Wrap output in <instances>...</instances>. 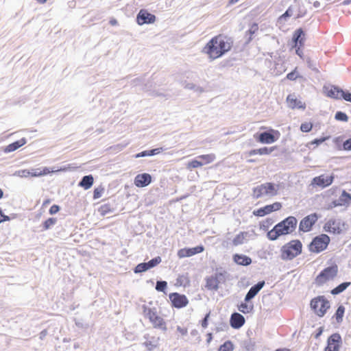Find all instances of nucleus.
Listing matches in <instances>:
<instances>
[{"label": "nucleus", "mask_w": 351, "mask_h": 351, "mask_svg": "<svg viewBox=\"0 0 351 351\" xmlns=\"http://www.w3.org/2000/svg\"><path fill=\"white\" fill-rule=\"evenodd\" d=\"M231 38L219 34L213 38L204 47L203 51L212 60L218 58L229 51L232 46Z\"/></svg>", "instance_id": "1"}, {"label": "nucleus", "mask_w": 351, "mask_h": 351, "mask_svg": "<svg viewBox=\"0 0 351 351\" xmlns=\"http://www.w3.org/2000/svg\"><path fill=\"white\" fill-rule=\"evenodd\" d=\"M302 245L299 240H293L281 248V258L292 260L302 252Z\"/></svg>", "instance_id": "2"}, {"label": "nucleus", "mask_w": 351, "mask_h": 351, "mask_svg": "<svg viewBox=\"0 0 351 351\" xmlns=\"http://www.w3.org/2000/svg\"><path fill=\"white\" fill-rule=\"evenodd\" d=\"M143 308L144 316L149 319L154 328H159L163 331L167 330L166 322L162 317L158 315L156 308H150L143 305Z\"/></svg>", "instance_id": "3"}, {"label": "nucleus", "mask_w": 351, "mask_h": 351, "mask_svg": "<svg viewBox=\"0 0 351 351\" xmlns=\"http://www.w3.org/2000/svg\"><path fill=\"white\" fill-rule=\"evenodd\" d=\"M338 267L337 265L329 266L323 269L315 280L317 286L321 287L326 282L332 280L337 275Z\"/></svg>", "instance_id": "4"}, {"label": "nucleus", "mask_w": 351, "mask_h": 351, "mask_svg": "<svg viewBox=\"0 0 351 351\" xmlns=\"http://www.w3.org/2000/svg\"><path fill=\"white\" fill-rule=\"evenodd\" d=\"M278 188L271 182L262 184L253 189V197L258 199L263 195L274 196L277 195Z\"/></svg>", "instance_id": "5"}, {"label": "nucleus", "mask_w": 351, "mask_h": 351, "mask_svg": "<svg viewBox=\"0 0 351 351\" xmlns=\"http://www.w3.org/2000/svg\"><path fill=\"white\" fill-rule=\"evenodd\" d=\"M298 221L295 217L290 216L275 226L281 235L288 234L293 232Z\"/></svg>", "instance_id": "6"}, {"label": "nucleus", "mask_w": 351, "mask_h": 351, "mask_svg": "<svg viewBox=\"0 0 351 351\" xmlns=\"http://www.w3.org/2000/svg\"><path fill=\"white\" fill-rule=\"evenodd\" d=\"M311 307L318 316L323 317L330 308V304L324 296H319L311 300Z\"/></svg>", "instance_id": "7"}, {"label": "nucleus", "mask_w": 351, "mask_h": 351, "mask_svg": "<svg viewBox=\"0 0 351 351\" xmlns=\"http://www.w3.org/2000/svg\"><path fill=\"white\" fill-rule=\"evenodd\" d=\"M330 242V238L326 234H322L313 239L309 245V250L312 252L319 253L325 250Z\"/></svg>", "instance_id": "8"}, {"label": "nucleus", "mask_w": 351, "mask_h": 351, "mask_svg": "<svg viewBox=\"0 0 351 351\" xmlns=\"http://www.w3.org/2000/svg\"><path fill=\"white\" fill-rule=\"evenodd\" d=\"M317 219L318 217L316 213L311 214L305 217L300 223L299 230L302 232L310 231Z\"/></svg>", "instance_id": "9"}, {"label": "nucleus", "mask_w": 351, "mask_h": 351, "mask_svg": "<svg viewBox=\"0 0 351 351\" xmlns=\"http://www.w3.org/2000/svg\"><path fill=\"white\" fill-rule=\"evenodd\" d=\"M169 299L171 301L172 306L177 308H181L186 306L189 300L186 295L180 294L178 293H172L169 295Z\"/></svg>", "instance_id": "10"}, {"label": "nucleus", "mask_w": 351, "mask_h": 351, "mask_svg": "<svg viewBox=\"0 0 351 351\" xmlns=\"http://www.w3.org/2000/svg\"><path fill=\"white\" fill-rule=\"evenodd\" d=\"M155 21V15L148 12L145 10H141L136 16V22L140 25L154 23Z\"/></svg>", "instance_id": "11"}, {"label": "nucleus", "mask_w": 351, "mask_h": 351, "mask_svg": "<svg viewBox=\"0 0 351 351\" xmlns=\"http://www.w3.org/2000/svg\"><path fill=\"white\" fill-rule=\"evenodd\" d=\"M281 207L282 205L280 202H275L272 204L267 205L263 208H260L256 210H254L253 213L256 216L263 217L272 213L273 211L280 210Z\"/></svg>", "instance_id": "12"}, {"label": "nucleus", "mask_w": 351, "mask_h": 351, "mask_svg": "<svg viewBox=\"0 0 351 351\" xmlns=\"http://www.w3.org/2000/svg\"><path fill=\"white\" fill-rule=\"evenodd\" d=\"M341 343V337L339 334L334 333L328 339V345L324 351H338Z\"/></svg>", "instance_id": "13"}, {"label": "nucleus", "mask_w": 351, "mask_h": 351, "mask_svg": "<svg viewBox=\"0 0 351 351\" xmlns=\"http://www.w3.org/2000/svg\"><path fill=\"white\" fill-rule=\"evenodd\" d=\"M341 220L340 219H330L327 221L324 229L326 232L334 234H339L341 232L342 229L341 228Z\"/></svg>", "instance_id": "14"}, {"label": "nucleus", "mask_w": 351, "mask_h": 351, "mask_svg": "<svg viewBox=\"0 0 351 351\" xmlns=\"http://www.w3.org/2000/svg\"><path fill=\"white\" fill-rule=\"evenodd\" d=\"M152 182V176L147 173L138 174L134 178V184L137 187H145Z\"/></svg>", "instance_id": "15"}, {"label": "nucleus", "mask_w": 351, "mask_h": 351, "mask_svg": "<svg viewBox=\"0 0 351 351\" xmlns=\"http://www.w3.org/2000/svg\"><path fill=\"white\" fill-rule=\"evenodd\" d=\"M333 176L321 175L313 179L312 184H315L322 188L328 186L332 183Z\"/></svg>", "instance_id": "16"}, {"label": "nucleus", "mask_w": 351, "mask_h": 351, "mask_svg": "<svg viewBox=\"0 0 351 351\" xmlns=\"http://www.w3.org/2000/svg\"><path fill=\"white\" fill-rule=\"evenodd\" d=\"M265 281H259L257 284L252 286L245 297V302H247L250 301L252 298H254L257 293L261 291V289L264 287L265 285Z\"/></svg>", "instance_id": "17"}, {"label": "nucleus", "mask_w": 351, "mask_h": 351, "mask_svg": "<svg viewBox=\"0 0 351 351\" xmlns=\"http://www.w3.org/2000/svg\"><path fill=\"white\" fill-rule=\"evenodd\" d=\"M287 102L288 104V106L292 109H304L306 108L305 104L302 103L300 100H298L294 94H290L287 96Z\"/></svg>", "instance_id": "18"}, {"label": "nucleus", "mask_w": 351, "mask_h": 351, "mask_svg": "<svg viewBox=\"0 0 351 351\" xmlns=\"http://www.w3.org/2000/svg\"><path fill=\"white\" fill-rule=\"evenodd\" d=\"M230 322L233 328L239 329L245 324V318L240 313H234L231 315Z\"/></svg>", "instance_id": "19"}, {"label": "nucleus", "mask_w": 351, "mask_h": 351, "mask_svg": "<svg viewBox=\"0 0 351 351\" xmlns=\"http://www.w3.org/2000/svg\"><path fill=\"white\" fill-rule=\"evenodd\" d=\"M325 91L328 97L334 99H340V94L342 89L335 86H324Z\"/></svg>", "instance_id": "20"}, {"label": "nucleus", "mask_w": 351, "mask_h": 351, "mask_svg": "<svg viewBox=\"0 0 351 351\" xmlns=\"http://www.w3.org/2000/svg\"><path fill=\"white\" fill-rule=\"evenodd\" d=\"M26 143H27L26 138H22L21 139L7 145L3 149V152L5 153H10V152H14V151L16 150L17 149H19V147L24 145Z\"/></svg>", "instance_id": "21"}, {"label": "nucleus", "mask_w": 351, "mask_h": 351, "mask_svg": "<svg viewBox=\"0 0 351 351\" xmlns=\"http://www.w3.org/2000/svg\"><path fill=\"white\" fill-rule=\"evenodd\" d=\"M233 260L237 264L243 266H247L252 263L251 258L244 254H236L233 256Z\"/></svg>", "instance_id": "22"}, {"label": "nucleus", "mask_w": 351, "mask_h": 351, "mask_svg": "<svg viewBox=\"0 0 351 351\" xmlns=\"http://www.w3.org/2000/svg\"><path fill=\"white\" fill-rule=\"evenodd\" d=\"M275 136L269 132H264L259 134L258 141L262 143H272L276 141Z\"/></svg>", "instance_id": "23"}, {"label": "nucleus", "mask_w": 351, "mask_h": 351, "mask_svg": "<svg viewBox=\"0 0 351 351\" xmlns=\"http://www.w3.org/2000/svg\"><path fill=\"white\" fill-rule=\"evenodd\" d=\"M93 182L94 178L92 175L84 176L79 182L78 186L87 190L93 186Z\"/></svg>", "instance_id": "24"}, {"label": "nucleus", "mask_w": 351, "mask_h": 351, "mask_svg": "<svg viewBox=\"0 0 351 351\" xmlns=\"http://www.w3.org/2000/svg\"><path fill=\"white\" fill-rule=\"evenodd\" d=\"M304 33L303 30L300 28L297 29L293 36L292 40L295 43V47H297L299 43L300 46H302L304 43Z\"/></svg>", "instance_id": "25"}, {"label": "nucleus", "mask_w": 351, "mask_h": 351, "mask_svg": "<svg viewBox=\"0 0 351 351\" xmlns=\"http://www.w3.org/2000/svg\"><path fill=\"white\" fill-rule=\"evenodd\" d=\"M274 150V147H262V148H260V149H252L251 151H250L249 152V156H254V155H256V154H260V155H268L269 154H271L273 151Z\"/></svg>", "instance_id": "26"}, {"label": "nucleus", "mask_w": 351, "mask_h": 351, "mask_svg": "<svg viewBox=\"0 0 351 351\" xmlns=\"http://www.w3.org/2000/svg\"><path fill=\"white\" fill-rule=\"evenodd\" d=\"M206 287L209 290L215 291L219 289V285L213 276L206 278Z\"/></svg>", "instance_id": "27"}, {"label": "nucleus", "mask_w": 351, "mask_h": 351, "mask_svg": "<svg viewBox=\"0 0 351 351\" xmlns=\"http://www.w3.org/2000/svg\"><path fill=\"white\" fill-rule=\"evenodd\" d=\"M197 158L201 159L203 165H204L213 162L215 160L216 156L214 154H209L198 156Z\"/></svg>", "instance_id": "28"}, {"label": "nucleus", "mask_w": 351, "mask_h": 351, "mask_svg": "<svg viewBox=\"0 0 351 351\" xmlns=\"http://www.w3.org/2000/svg\"><path fill=\"white\" fill-rule=\"evenodd\" d=\"M350 285V282H343V283L340 284L339 285H338L337 287H336L335 289H333L331 291V293L332 295L339 294V293H342L344 290H346Z\"/></svg>", "instance_id": "29"}, {"label": "nucleus", "mask_w": 351, "mask_h": 351, "mask_svg": "<svg viewBox=\"0 0 351 351\" xmlns=\"http://www.w3.org/2000/svg\"><path fill=\"white\" fill-rule=\"evenodd\" d=\"M49 173V170L47 168H44L43 170H40V169H32L30 171V176L32 177H38L46 175Z\"/></svg>", "instance_id": "30"}, {"label": "nucleus", "mask_w": 351, "mask_h": 351, "mask_svg": "<svg viewBox=\"0 0 351 351\" xmlns=\"http://www.w3.org/2000/svg\"><path fill=\"white\" fill-rule=\"evenodd\" d=\"M345 312V307L342 305H340L335 314V319L338 323H341L343 320V317Z\"/></svg>", "instance_id": "31"}, {"label": "nucleus", "mask_w": 351, "mask_h": 351, "mask_svg": "<svg viewBox=\"0 0 351 351\" xmlns=\"http://www.w3.org/2000/svg\"><path fill=\"white\" fill-rule=\"evenodd\" d=\"M247 235V232H240L233 239L232 243L234 245L237 246L241 245L244 242L245 236Z\"/></svg>", "instance_id": "32"}, {"label": "nucleus", "mask_w": 351, "mask_h": 351, "mask_svg": "<svg viewBox=\"0 0 351 351\" xmlns=\"http://www.w3.org/2000/svg\"><path fill=\"white\" fill-rule=\"evenodd\" d=\"M254 308L253 304H250L247 303H241L239 306V310L243 313H249L252 312Z\"/></svg>", "instance_id": "33"}, {"label": "nucleus", "mask_w": 351, "mask_h": 351, "mask_svg": "<svg viewBox=\"0 0 351 351\" xmlns=\"http://www.w3.org/2000/svg\"><path fill=\"white\" fill-rule=\"evenodd\" d=\"M267 238L271 241H275L276 240L281 234L278 232V230L275 229V226L273 228L272 230L269 231L267 234Z\"/></svg>", "instance_id": "34"}, {"label": "nucleus", "mask_w": 351, "mask_h": 351, "mask_svg": "<svg viewBox=\"0 0 351 351\" xmlns=\"http://www.w3.org/2000/svg\"><path fill=\"white\" fill-rule=\"evenodd\" d=\"M204 250V247L202 245H197L195 247L187 248L189 256H193L195 254L202 252Z\"/></svg>", "instance_id": "35"}, {"label": "nucleus", "mask_w": 351, "mask_h": 351, "mask_svg": "<svg viewBox=\"0 0 351 351\" xmlns=\"http://www.w3.org/2000/svg\"><path fill=\"white\" fill-rule=\"evenodd\" d=\"M226 273V272H217L215 276H213V278L216 280L218 285L221 283L225 282Z\"/></svg>", "instance_id": "36"}, {"label": "nucleus", "mask_w": 351, "mask_h": 351, "mask_svg": "<svg viewBox=\"0 0 351 351\" xmlns=\"http://www.w3.org/2000/svg\"><path fill=\"white\" fill-rule=\"evenodd\" d=\"M339 201L342 202L343 204H348L349 201L351 202V195L346 191H343Z\"/></svg>", "instance_id": "37"}, {"label": "nucleus", "mask_w": 351, "mask_h": 351, "mask_svg": "<svg viewBox=\"0 0 351 351\" xmlns=\"http://www.w3.org/2000/svg\"><path fill=\"white\" fill-rule=\"evenodd\" d=\"M243 346L246 350V351H252L256 348L254 343L252 342L251 339L243 341Z\"/></svg>", "instance_id": "38"}, {"label": "nucleus", "mask_w": 351, "mask_h": 351, "mask_svg": "<svg viewBox=\"0 0 351 351\" xmlns=\"http://www.w3.org/2000/svg\"><path fill=\"white\" fill-rule=\"evenodd\" d=\"M161 262V258L160 256L155 257L146 263L147 266V269H149L151 268L154 267L157 265H158Z\"/></svg>", "instance_id": "39"}, {"label": "nucleus", "mask_w": 351, "mask_h": 351, "mask_svg": "<svg viewBox=\"0 0 351 351\" xmlns=\"http://www.w3.org/2000/svg\"><path fill=\"white\" fill-rule=\"evenodd\" d=\"M233 349V344L231 341H228L219 347L218 351H232Z\"/></svg>", "instance_id": "40"}, {"label": "nucleus", "mask_w": 351, "mask_h": 351, "mask_svg": "<svg viewBox=\"0 0 351 351\" xmlns=\"http://www.w3.org/2000/svg\"><path fill=\"white\" fill-rule=\"evenodd\" d=\"M258 30V26L257 23H253L251 26L250 29L248 30L247 33L250 34V37L247 39V43H250L252 38V36L254 35L255 33H256Z\"/></svg>", "instance_id": "41"}, {"label": "nucleus", "mask_w": 351, "mask_h": 351, "mask_svg": "<svg viewBox=\"0 0 351 351\" xmlns=\"http://www.w3.org/2000/svg\"><path fill=\"white\" fill-rule=\"evenodd\" d=\"M57 222L56 218L51 217L47 219L43 223L44 230H48Z\"/></svg>", "instance_id": "42"}, {"label": "nucleus", "mask_w": 351, "mask_h": 351, "mask_svg": "<svg viewBox=\"0 0 351 351\" xmlns=\"http://www.w3.org/2000/svg\"><path fill=\"white\" fill-rule=\"evenodd\" d=\"M335 118L337 121L347 122L348 121V117L345 112L338 111L336 112Z\"/></svg>", "instance_id": "43"}, {"label": "nucleus", "mask_w": 351, "mask_h": 351, "mask_svg": "<svg viewBox=\"0 0 351 351\" xmlns=\"http://www.w3.org/2000/svg\"><path fill=\"white\" fill-rule=\"evenodd\" d=\"M203 166V163L202 161L197 160H193L187 164V169H191L193 168H197Z\"/></svg>", "instance_id": "44"}, {"label": "nucleus", "mask_w": 351, "mask_h": 351, "mask_svg": "<svg viewBox=\"0 0 351 351\" xmlns=\"http://www.w3.org/2000/svg\"><path fill=\"white\" fill-rule=\"evenodd\" d=\"M30 175V170L28 169H21L15 171L14 176H18L20 178H27Z\"/></svg>", "instance_id": "45"}, {"label": "nucleus", "mask_w": 351, "mask_h": 351, "mask_svg": "<svg viewBox=\"0 0 351 351\" xmlns=\"http://www.w3.org/2000/svg\"><path fill=\"white\" fill-rule=\"evenodd\" d=\"M167 287V282L163 280H159L156 282V289L158 291H165Z\"/></svg>", "instance_id": "46"}, {"label": "nucleus", "mask_w": 351, "mask_h": 351, "mask_svg": "<svg viewBox=\"0 0 351 351\" xmlns=\"http://www.w3.org/2000/svg\"><path fill=\"white\" fill-rule=\"evenodd\" d=\"M147 270H148V269L146 263H142L136 265V267L134 269V272L136 274H138L146 271Z\"/></svg>", "instance_id": "47"}, {"label": "nucleus", "mask_w": 351, "mask_h": 351, "mask_svg": "<svg viewBox=\"0 0 351 351\" xmlns=\"http://www.w3.org/2000/svg\"><path fill=\"white\" fill-rule=\"evenodd\" d=\"M313 125L311 123H303L300 125V130L303 132H308L311 130Z\"/></svg>", "instance_id": "48"}, {"label": "nucleus", "mask_w": 351, "mask_h": 351, "mask_svg": "<svg viewBox=\"0 0 351 351\" xmlns=\"http://www.w3.org/2000/svg\"><path fill=\"white\" fill-rule=\"evenodd\" d=\"M293 15V10L289 8L287 11L280 17V20H287V18L290 17Z\"/></svg>", "instance_id": "49"}, {"label": "nucleus", "mask_w": 351, "mask_h": 351, "mask_svg": "<svg viewBox=\"0 0 351 351\" xmlns=\"http://www.w3.org/2000/svg\"><path fill=\"white\" fill-rule=\"evenodd\" d=\"M341 98H343V99H345L347 101L351 102V93H350L348 92H344L342 90V92H341V94H340V99H341Z\"/></svg>", "instance_id": "50"}, {"label": "nucleus", "mask_w": 351, "mask_h": 351, "mask_svg": "<svg viewBox=\"0 0 351 351\" xmlns=\"http://www.w3.org/2000/svg\"><path fill=\"white\" fill-rule=\"evenodd\" d=\"M343 149L346 151H351V138L343 142Z\"/></svg>", "instance_id": "51"}, {"label": "nucleus", "mask_w": 351, "mask_h": 351, "mask_svg": "<svg viewBox=\"0 0 351 351\" xmlns=\"http://www.w3.org/2000/svg\"><path fill=\"white\" fill-rule=\"evenodd\" d=\"M178 256L180 258L189 257L188 251H187V248H183V249L180 250L178 252Z\"/></svg>", "instance_id": "52"}, {"label": "nucleus", "mask_w": 351, "mask_h": 351, "mask_svg": "<svg viewBox=\"0 0 351 351\" xmlns=\"http://www.w3.org/2000/svg\"><path fill=\"white\" fill-rule=\"evenodd\" d=\"M60 210V206L58 205H53L49 208V213L51 215H54L57 213Z\"/></svg>", "instance_id": "53"}, {"label": "nucleus", "mask_w": 351, "mask_h": 351, "mask_svg": "<svg viewBox=\"0 0 351 351\" xmlns=\"http://www.w3.org/2000/svg\"><path fill=\"white\" fill-rule=\"evenodd\" d=\"M103 189H99L98 188L95 189L93 191V198L98 199L101 196V192Z\"/></svg>", "instance_id": "54"}, {"label": "nucleus", "mask_w": 351, "mask_h": 351, "mask_svg": "<svg viewBox=\"0 0 351 351\" xmlns=\"http://www.w3.org/2000/svg\"><path fill=\"white\" fill-rule=\"evenodd\" d=\"M328 137H323L320 138H316L313 140L311 143V144H315L316 145H320L323 142H324Z\"/></svg>", "instance_id": "55"}, {"label": "nucleus", "mask_w": 351, "mask_h": 351, "mask_svg": "<svg viewBox=\"0 0 351 351\" xmlns=\"http://www.w3.org/2000/svg\"><path fill=\"white\" fill-rule=\"evenodd\" d=\"M162 149V148H156L151 150H148L149 156L159 154Z\"/></svg>", "instance_id": "56"}, {"label": "nucleus", "mask_w": 351, "mask_h": 351, "mask_svg": "<svg viewBox=\"0 0 351 351\" xmlns=\"http://www.w3.org/2000/svg\"><path fill=\"white\" fill-rule=\"evenodd\" d=\"M298 77L295 71H292L287 74V78L289 80H295Z\"/></svg>", "instance_id": "57"}, {"label": "nucleus", "mask_w": 351, "mask_h": 351, "mask_svg": "<svg viewBox=\"0 0 351 351\" xmlns=\"http://www.w3.org/2000/svg\"><path fill=\"white\" fill-rule=\"evenodd\" d=\"M178 282L180 283V285H185V283L188 281L187 280V278L184 276H179L178 280H177Z\"/></svg>", "instance_id": "58"}, {"label": "nucleus", "mask_w": 351, "mask_h": 351, "mask_svg": "<svg viewBox=\"0 0 351 351\" xmlns=\"http://www.w3.org/2000/svg\"><path fill=\"white\" fill-rule=\"evenodd\" d=\"M184 87L186 89L193 90L195 88V84H194L193 83L186 82L184 84Z\"/></svg>", "instance_id": "59"}, {"label": "nucleus", "mask_w": 351, "mask_h": 351, "mask_svg": "<svg viewBox=\"0 0 351 351\" xmlns=\"http://www.w3.org/2000/svg\"><path fill=\"white\" fill-rule=\"evenodd\" d=\"M149 156L148 150L141 152L135 155L136 158H138L141 157Z\"/></svg>", "instance_id": "60"}, {"label": "nucleus", "mask_w": 351, "mask_h": 351, "mask_svg": "<svg viewBox=\"0 0 351 351\" xmlns=\"http://www.w3.org/2000/svg\"><path fill=\"white\" fill-rule=\"evenodd\" d=\"M306 62H307V65L309 68H311V69L313 70H315V67L314 66V63L309 58H308L306 59Z\"/></svg>", "instance_id": "61"}, {"label": "nucleus", "mask_w": 351, "mask_h": 351, "mask_svg": "<svg viewBox=\"0 0 351 351\" xmlns=\"http://www.w3.org/2000/svg\"><path fill=\"white\" fill-rule=\"evenodd\" d=\"M343 204L342 202H339V200L337 201V200H335L333 201L331 204L330 205V208H332L333 207H336V206H341Z\"/></svg>", "instance_id": "62"}, {"label": "nucleus", "mask_w": 351, "mask_h": 351, "mask_svg": "<svg viewBox=\"0 0 351 351\" xmlns=\"http://www.w3.org/2000/svg\"><path fill=\"white\" fill-rule=\"evenodd\" d=\"M209 317V314H207L206 317L203 319L202 322V326L204 328H206L208 326V318Z\"/></svg>", "instance_id": "63"}, {"label": "nucleus", "mask_w": 351, "mask_h": 351, "mask_svg": "<svg viewBox=\"0 0 351 351\" xmlns=\"http://www.w3.org/2000/svg\"><path fill=\"white\" fill-rule=\"evenodd\" d=\"M177 330L182 335H184L187 333V330L185 328H181L180 326L177 327Z\"/></svg>", "instance_id": "64"}]
</instances>
